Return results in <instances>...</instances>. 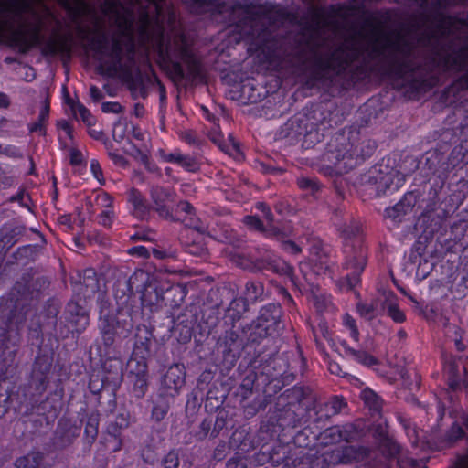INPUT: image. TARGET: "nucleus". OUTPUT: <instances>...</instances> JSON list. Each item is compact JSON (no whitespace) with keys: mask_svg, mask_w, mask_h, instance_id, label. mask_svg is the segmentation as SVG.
<instances>
[{"mask_svg":"<svg viewBox=\"0 0 468 468\" xmlns=\"http://www.w3.org/2000/svg\"><path fill=\"white\" fill-rule=\"evenodd\" d=\"M153 5L156 17L151 18L147 11H141L135 22L133 11L122 5L117 0H105L101 6L104 17L117 27V36L110 48L98 45L101 55V67L110 73H117L126 69L122 63V53L131 58L134 51V35L136 33L141 44L151 42L155 46L163 61L171 62L176 72L183 76L181 63L186 64L187 70L194 73L197 70V61L194 57L189 42L179 29L165 32L161 25L162 0H147Z\"/></svg>","mask_w":468,"mask_h":468,"instance_id":"1","label":"nucleus"},{"mask_svg":"<svg viewBox=\"0 0 468 468\" xmlns=\"http://www.w3.org/2000/svg\"><path fill=\"white\" fill-rule=\"evenodd\" d=\"M40 24H22L12 34L15 44L22 52H26L37 46L42 40Z\"/></svg>","mask_w":468,"mask_h":468,"instance_id":"2","label":"nucleus"},{"mask_svg":"<svg viewBox=\"0 0 468 468\" xmlns=\"http://www.w3.org/2000/svg\"><path fill=\"white\" fill-rule=\"evenodd\" d=\"M186 372L181 364L172 365L162 378L160 391L163 396L175 397L185 385Z\"/></svg>","mask_w":468,"mask_h":468,"instance_id":"3","label":"nucleus"},{"mask_svg":"<svg viewBox=\"0 0 468 468\" xmlns=\"http://www.w3.org/2000/svg\"><path fill=\"white\" fill-rule=\"evenodd\" d=\"M257 264L259 268L271 270L274 272L288 276L291 282L295 284L291 266L278 258L274 253L266 251L265 255L258 260Z\"/></svg>","mask_w":468,"mask_h":468,"instance_id":"4","label":"nucleus"},{"mask_svg":"<svg viewBox=\"0 0 468 468\" xmlns=\"http://www.w3.org/2000/svg\"><path fill=\"white\" fill-rule=\"evenodd\" d=\"M444 370L448 376V382L452 389H457L464 384L466 369L460 367L456 359L452 356H444Z\"/></svg>","mask_w":468,"mask_h":468,"instance_id":"5","label":"nucleus"},{"mask_svg":"<svg viewBox=\"0 0 468 468\" xmlns=\"http://www.w3.org/2000/svg\"><path fill=\"white\" fill-rule=\"evenodd\" d=\"M366 263L367 257L362 249L357 251H353L347 256L346 268L353 271L351 276H348L351 287L358 282L359 275L364 270Z\"/></svg>","mask_w":468,"mask_h":468,"instance_id":"6","label":"nucleus"},{"mask_svg":"<svg viewBox=\"0 0 468 468\" xmlns=\"http://www.w3.org/2000/svg\"><path fill=\"white\" fill-rule=\"evenodd\" d=\"M389 453L391 462L396 461L398 468H426L422 461L419 462L408 455V452L403 451L401 447L392 442L389 446Z\"/></svg>","mask_w":468,"mask_h":468,"instance_id":"7","label":"nucleus"},{"mask_svg":"<svg viewBox=\"0 0 468 468\" xmlns=\"http://www.w3.org/2000/svg\"><path fill=\"white\" fill-rule=\"evenodd\" d=\"M162 158L165 162L177 164L189 172H195L199 169V163L194 156L183 154L177 150L169 154L164 153Z\"/></svg>","mask_w":468,"mask_h":468,"instance_id":"8","label":"nucleus"},{"mask_svg":"<svg viewBox=\"0 0 468 468\" xmlns=\"http://www.w3.org/2000/svg\"><path fill=\"white\" fill-rule=\"evenodd\" d=\"M151 198L160 215L167 216L169 214L168 208L172 202V195L168 190L160 186L152 187Z\"/></svg>","mask_w":468,"mask_h":468,"instance_id":"9","label":"nucleus"},{"mask_svg":"<svg viewBox=\"0 0 468 468\" xmlns=\"http://www.w3.org/2000/svg\"><path fill=\"white\" fill-rule=\"evenodd\" d=\"M128 202L132 207V213L134 217L144 218L148 214L149 205L138 190L134 188L129 190Z\"/></svg>","mask_w":468,"mask_h":468,"instance_id":"10","label":"nucleus"},{"mask_svg":"<svg viewBox=\"0 0 468 468\" xmlns=\"http://www.w3.org/2000/svg\"><path fill=\"white\" fill-rule=\"evenodd\" d=\"M383 297L385 300L382 303V307L388 309V314L395 322H403L405 320V314L398 308L395 294L391 292H388L383 293Z\"/></svg>","mask_w":468,"mask_h":468,"instance_id":"11","label":"nucleus"},{"mask_svg":"<svg viewBox=\"0 0 468 468\" xmlns=\"http://www.w3.org/2000/svg\"><path fill=\"white\" fill-rule=\"evenodd\" d=\"M403 178L397 172H389L383 176L378 183V191L396 190L402 185Z\"/></svg>","mask_w":468,"mask_h":468,"instance_id":"12","label":"nucleus"},{"mask_svg":"<svg viewBox=\"0 0 468 468\" xmlns=\"http://www.w3.org/2000/svg\"><path fill=\"white\" fill-rule=\"evenodd\" d=\"M186 4L192 12L203 13L218 10L222 2L221 0H186Z\"/></svg>","mask_w":468,"mask_h":468,"instance_id":"13","label":"nucleus"},{"mask_svg":"<svg viewBox=\"0 0 468 468\" xmlns=\"http://www.w3.org/2000/svg\"><path fill=\"white\" fill-rule=\"evenodd\" d=\"M343 346L346 356L366 367H371L378 363L377 358L365 351H356L354 348L347 346L346 344H343Z\"/></svg>","mask_w":468,"mask_h":468,"instance_id":"14","label":"nucleus"},{"mask_svg":"<svg viewBox=\"0 0 468 468\" xmlns=\"http://www.w3.org/2000/svg\"><path fill=\"white\" fill-rule=\"evenodd\" d=\"M213 141L218 144V146L221 148V150L229 155L234 157L235 159L241 158L239 143L231 135H229L227 142H225L223 144L217 137L213 138Z\"/></svg>","mask_w":468,"mask_h":468,"instance_id":"15","label":"nucleus"},{"mask_svg":"<svg viewBox=\"0 0 468 468\" xmlns=\"http://www.w3.org/2000/svg\"><path fill=\"white\" fill-rule=\"evenodd\" d=\"M42 461L39 452H30L16 461V468H38Z\"/></svg>","mask_w":468,"mask_h":468,"instance_id":"16","label":"nucleus"},{"mask_svg":"<svg viewBox=\"0 0 468 468\" xmlns=\"http://www.w3.org/2000/svg\"><path fill=\"white\" fill-rule=\"evenodd\" d=\"M128 367L132 373H134L138 378V382L141 386L145 385V374H146V362L144 358L138 360L134 357L131 358L128 363Z\"/></svg>","mask_w":468,"mask_h":468,"instance_id":"17","label":"nucleus"},{"mask_svg":"<svg viewBox=\"0 0 468 468\" xmlns=\"http://www.w3.org/2000/svg\"><path fill=\"white\" fill-rule=\"evenodd\" d=\"M378 310V300L371 301L370 303L359 302L356 304V311L358 312V314L362 317H365L369 320L373 319L377 315Z\"/></svg>","mask_w":468,"mask_h":468,"instance_id":"18","label":"nucleus"},{"mask_svg":"<svg viewBox=\"0 0 468 468\" xmlns=\"http://www.w3.org/2000/svg\"><path fill=\"white\" fill-rule=\"evenodd\" d=\"M263 294V286L260 282H250L246 284L245 300L248 303H252L259 300Z\"/></svg>","mask_w":468,"mask_h":468,"instance_id":"19","label":"nucleus"},{"mask_svg":"<svg viewBox=\"0 0 468 468\" xmlns=\"http://www.w3.org/2000/svg\"><path fill=\"white\" fill-rule=\"evenodd\" d=\"M281 314V309L278 305H270L265 308H263L261 312V318L270 324L267 325V327L271 326V324H277L278 320L280 318Z\"/></svg>","mask_w":468,"mask_h":468,"instance_id":"20","label":"nucleus"},{"mask_svg":"<svg viewBox=\"0 0 468 468\" xmlns=\"http://www.w3.org/2000/svg\"><path fill=\"white\" fill-rule=\"evenodd\" d=\"M361 398L364 402L373 410H379L381 402L378 395L369 388H365L361 391Z\"/></svg>","mask_w":468,"mask_h":468,"instance_id":"21","label":"nucleus"},{"mask_svg":"<svg viewBox=\"0 0 468 468\" xmlns=\"http://www.w3.org/2000/svg\"><path fill=\"white\" fill-rule=\"evenodd\" d=\"M343 325L349 331L350 336L357 342L359 340V331L356 320L348 314H346L343 316Z\"/></svg>","mask_w":468,"mask_h":468,"instance_id":"22","label":"nucleus"},{"mask_svg":"<svg viewBox=\"0 0 468 468\" xmlns=\"http://www.w3.org/2000/svg\"><path fill=\"white\" fill-rule=\"evenodd\" d=\"M454 68L459 71H463V78L466 80L468 83V50L462 52L455 59H454Z\"/></svg>","mask_w":468,"mask_h":468,"instance_id":"23","label":"nucleus"},{"mask_svg":"<svg viewBox=\"0 0 468 468\" xmlns=\"http://www.w3.org/2000/svg\"><path fill=\"white\" fill-rule=\"evenodd\" d=\"M68 311L69 313L76 312L78 318L73 320L74 323L79 324L81 327H85L89 321L86 313L75 303H69L68 305Z\"/></svg>","mask_w":468,"mask_h":468,"instance_id":"24","label":"nucleus"},{"mask_svg":"<svg viewBox=\"0 0 468 468\" xmlns=\"http://www.w3.org/2000/svg\"><path fill=\"white\" fill-rule=\"evenodd\" d=\"M406 434L409 439L411 441L413 445H418L420 441L425 439L424 431L422 430L419 431L415 426H407Z\"/></svg>","mask_w":468,"mask_h":468,"instance_id":"25","label":"nucleus"},{"mask_svg":"<svg viewBox=\"0 0 468 468\" xmlns=\"http://www.w3.org/2000/svg\"><path fill=\"white\" fill-rule=\"evenodd\" d=\"M127 130V122L124 120H119L114 123L112 136L114 140L121 142L124 139Z\"/></svg>","mask_w":468,"mask_h":468,"instance_id":"26","label":"nucleus"},{"mask_svg":"<svg viewBox=\"0 0 468 468\" xmlns=\"http://www.w3.org/2000/svg\"><path fill=\"white\" fill-rule=\"evenodd\" d=\"M95 204L102 210L111 209L112 204V197L105 192L100 193L95 198Z\"/></svg>","mask_w":468,"mask_h":468,"instance_id":"27","label":"nucleus"},{"mask_svg":"<svg viewBox=\"0 0 468 468\" xmlns=\"http://www.w3.org/2000/svg\"><path fill=\"white\" fill-rule=\"evenodd\" d=\"M75 113L81 118V120L88 125H92L95 122L94 117L91 113L81 104L75 108Z\"/></svg>","mask_w":468,"mask_h":468,"instance_id":"28","label":"nucleus"},{"mask_svg":"<svg viewBox=\"0 0 468 468\" xmlns=\"http://www.w3.org/2000/svg\"><path fill=\"white\" fill-rule=\"evenodd\" d=\"M405 214L404 205L399 203L392 207H388L386 209V215L388 218H393L394 220H399L400 217Z\"/></svg>","mask_w":468,"mask_h":468,"instance_id":"29","label":"nucleus"},{"mask_svg":"<svg viewBox=\"0 0 468 468\" xmlns=\"http://www.w3.org/2000/svg\"><path fill=\"white\" fill-rule=\"evenodd\" d=\"M464 431L459 424H453L449 432L447 433V440L449 442H453L463 438Z\"/></svg>","mask_w":468,"mask_h":468,"instance_id":"30","label":"nucleus"},{"mask_svg":"<svg viewBox=\"0 0 468 468\" xmlns=\"http://www.w3.org/2000/svg\"><path fill=\"white\" fill-rule=\"evenodd\" d=\"M244 223L251 229L262 231V224L260 219L253 216H247L244 218Z\"/></svg>","mask_w":468,"mask_h":468,"instance_id":"31","label":"nucleus"},{"mask_svg":"<svg viewBox=\"0 0 468 468\" xmlns=\"http://www.w3.org/2000/svg\"><path fill=\"white\" fill-rule=\"evenodd\" d=\"M90 170L93 174L94 177L98 180L100 184H104V178L102 176V170L101 165L97 160H92L90 162Z\"/></svg>","mask_w":468,"mask_h":468,"instance_id":"32","label":"nucleus"},{"mask_svg":"<svg viewBox=\"0 0 468 468\" xmlns=\"http://www.w3.org/2000/svg\"><path fill=\"white\" fill-rule=\"evenodd\" d=\"M164 465L165 468H177L179 460L175 452H169L164 459Z\"/></svg>","mask_w":468,"mask_h":468,"instance_id":"33","label":"nucleus"},{"mask_svg":"<svg viewBox=\"0 0 468 468\" xmlns=\"http://www.w3.org/2000/svg\"><path fill=\"white\" fill-rule=\"evenodd\" d=\"M101 110L106 113H119L122 111V107L118 102H104L101 105Z\"/></svg>","mask_w":468,"mask_h":468,"instance_id":"34","label":"nucleus"},{"mask_svg":"<svg viewBox=\"0 0 468 468\" xmlns=\"http://www.w3.org/2000/svg\"><path fill=\"white\" fill-rule=\"evenodd\" d=\"M114 213L112 209L102 210L100 216L101 223L103 226H110L112 224Z\"/></svg>","mask_w":468,"mask_h":468,"instance_id":"35","label":"nucleus"},{"mask_svg":"<svg viewBox=\"0 0 468 468\" xmlns=\"http://www.w3.org/2000/svg\"><path fill=\"white\" fill-rule=\"evenodd\" d=\"M324 438L331 437L332 438V442L338 441L341 439V437H342L341 433H340V431H339V429L337 427H333V428L327 429L324 432Z\"/></svg>","mask_w":468,"mask_h":468,"instance_id":"36","label":"nucleus"},{"mask_svg":"<svg viewBox=\"0 0 468 468\" xmlns=\"http://www.w3.org/2000/svg\"><path fill=\"white\" fill-rule=\"evenodd\" d=\"M69 159L72 165H80L83 159L82 154L79 150L71 148L69 150Z\"/></svg>","mask_w":468,"mask_h":468,"instance_id":"37","label":"nucleus"},{"mask_svg":"<svg viewBox=\"0 0 468 468\" xmlns=\"http://www.w3.org/2000/svg\"><path fill=\"white\" fill-rule=\"evenodd\" d=\"M298 186L301 188H303V189L311 188L312 190H314V189L317 188L316 184L313 180H311V179H309L307 177H301V178H299L298 179Z\"/></svg>","mask_w":468,"mask_h":468,"instance_id":"38","label":"nucleus"},{"mask_svg":"<svg viewBox=\"0 0 468 468\" xmlns=\"http://www.w3.org/2000/svg\"><path fill=\"white\" fill-rule=\"evenodd\" d=\"M152 253H153L154 257H155L157 259H165V258H170V257L175 256L174 252L168 251L165 250H162V249H153Z\"/></svg>","mask_w":468,"mask_h":468,"instance_id":"39","label":"nucleus"},{"mask_svg":"<svg viewBox=\"0 0 468 468\" xmlns=\"http://www.w3.org/2000/svg\"><path fill=\"white\" fill-rule=\"evenodd\" d=\"M282 246L283 250L291 254H298L301 251L300 247L292 241H285Z\"/></svg>","mask_w":468,"mask_h":468,"instance_id":"40","label":"nucleus"},{"mask_svg":"<svg viewBox=\"0 0 468 468\" xmlns=\"http://www.w3.org/2000/svg\"><path fill=\"white\" fill-rule=\"evenodd\" d=\"M29 131L31 133H39L43 134L45 132V122H41L39 119L32 124L29 125Z\"/></svg>","mask_w":468,"mask_h":468,"instance_id":"41","label":"nucleus"},{"mask_svg":"<svg viewBox=\"0 0 468 468\" xmlns=\"http://www.w3.org/2000/svg\"><path fill=\"white\" fill-rule=\"evenodd\" d=\"M339 61L335 62V58L330 60L327 64V68L329 69H335L336 67H343L344 64H346L348 61H349V58H340L338 55H337V58H336Z\"/></svg>","mask_w":468,"mask_h":468,"instance_id":"42","label":"nucleus"},{"mask_svg":"<svg viewBox=\"0 0 468 468\" xmlns=\"http://www.w3.org/2000/svg\"><path fill=\"white\" fill-rule=\"evenodd\" d=\"M257 208L261 210L262 213H263V217L268 220V221H271L272 219V214L271 212L270 211V209L263 204V203H259L257 205Z\"/></svg>","mask_w":468,"mask_h":468,"instance_id":"43","label":"nucleus"},{"mask_svg":"<svg viewBox=\"0 0 468 468\" xmlns=\"http://www.w3.org/2000/svg\"><path fill=\"white\" fill-rule=\"evenodd\" d=\"M48 112H49V105L48 102H45V104L43 105L41 111H40V113H39V116H38V119L41 121V122H45L48 120Z\"/></svg>","mask_w":468,"mask_h":468,"instance_id":"44","label":"nucleus"},{"mask_svg":"<svg viewBox=\"0 0 468 468\" xmlns=\"http://www.w3.org/2000/svg\"><path fill=\"white\" fill-rule=\"evenodd\" d=\"M58 126L67 136L71 137V127L66 121L59 122Z\"/></svg>","mask_w":468,"mask_h":468,"instance_id":"45","label":"nucleus"},{"mask_svg":"<svg viewBox=\"0 0 468 468\" xmlns=\"http://www.w3.org/2000/svg\"><path fill=\"white\" fill-rule=\"evenodd\" d=\"M110 155L115 164H117L121 166H124L126 165V160L124 159V157L122 155L116 154V153H111Z\"/></svg>","mask_w":468,"mask_h":468,"instance_id":"46","label":"nucleus"},{"mask_svg":"<svg viewBox=\"0 0 468 468\" xmlns=\"http://www.w3.org/2000/svg\"><path fill=\"white\" fill-rule=\"evenodd\" d=\"M90 96L94 101H100L102 98L101 91L95 86H91L90 89Z\"/></svg>","mask_w":468,"mask_h":468,"instance_id":"47","label":"nucleus"},{"mask_svg":"<svg viewBox=\"0 0 468 468\" xmlns=\"http://www.w3.org/2000/svg\"><path fill=\"white\" fill-rule=\"evenodd\" d=\"M452 468H468V454L459 458Z\"/></svg>","mask_w":468,"mask_h":468,"instance_id":"48","label":"nucleus"},{"mask_svg":"<svg viewBox=\"0 0 468 468\" xmlns=\"http://www.w3.org/2000/svg\"><path fill=\"white\" fill-rule=\"evenodd\" d=\"M166 410L165 409H161L159 407H154L153 410V415L157 419L161 420L165 415Z\"/></svg>","mask_w":468,"mask_h":468,"instance_id":"49","label":"nucleus"},{"mask_svg":"<svg viewBox=\"0 0 468 468\" xmlns=\"http://www.w3.org/2000/svg\"><path fill=\"white\" fill-rule=\"evenodd\" d=\"M328 368H329V371L332 374H335V375H340L341 372H342V369L339 367V365L337 363H335V362L329 363Z\"/></svg>","mask_w":468,"mask_h":468,"instance_id":"50","label":"nucleus"},{"mask_svg":"<svg viewBox=\"0 0 468 468\" xmlns=\"http://www.w3.org/2000/svg\"><path fill=\"white\" fill-rule=\"evenodd\" d=\"M345 406V403L342 399H335L332 401V408L334 409L335 412H338L341 410V409Z\"/></svg>","mask_w":468,"mask_h":468,"instance_id":"51","label":"nucleus"},{"mask_svg":"<svg viewBox=\"0 0 468 468\" xmlns=\"http://www.w3.org/2000/svg\"><path fill=\"white\" fill-rule=\"evenodd\" d=\"M102 333L104 335V339L107 343H112L113 340V334L110 329L102 328Z\"/></svg>","mask_w":468,"mask_h":468,"instance_id":"52","label":"nucleus"},{"mask_svg":"<svg viewBox=\"0 0 468 468\" xmlns=\"http://www.w3.org/2000/svg\"><path fill=\"white\" fill-rule=\"evenodd\" d=\"M227 468H246L245 465L237 461H229L227 464Z\"/></svg>","mask_w":468,"mask_h":468,"instance_id":"53","label":"nucleus"},{"mask_svg":"<svg viewBox=\"0 0 468 468\" xmlns=\"http://www.w3.org/2000/svg\"><path fill=\"white\" fill-rule=\"evenodd\" d=\"M180 208L186 211V213H190L191 210L193 209L192 206L187 202H182L180 204Z\"/></svg>","mask_w":468,"mask_h":468,"instance_id":"54","label":"nucleus"},{"mask_svg":"<svg viewBox=\"0 0 468 468\" xmlns=\"http://www.w3.org/2000/svg\"><path fill=\"white\" fill-rule=\"evenodd\" d=\"M7 105H8L7 97L5 94L0 93V107H6Z\"/></svg>","mask_w":468,"mask_h":468,"instance_id":"55","label":"nucleus"},{"mask_svg":"<svg viewBox=\"0 0 468 468\" xmlns=\"http://www.w3.org/2000/svg\"><path fill=\"white\" fill-rule=\"evenodd\" d=\"M133 250L138 251L140 256H147L148 255L147 250L145 248H144V247H138V248H135Z\"/></svg>","mask_w":468,"mask_h":468,"instance_id":"56","label":"nucleus"},{"mask_svg":"<svg viewBox=\"0 0 468 468\" xmlns=\"http://www.w3.org/2000/svg\"><path fill=\"white\" fill-rule=\"evenodd\" d=\"M280 291H281L282 294L285 298H287L289 301H292V298H291L290 294L287 292V291H286V290H284V289H282V288Z\"/></svg>","mask_w":468,"mask_h":468,"instance_id":"57","label":"nucleus"},{"mask_svg":"<svg viewBox=\"0 0 468 468\" xmlns=\"http://www.w3.org/2000/svg\"><path fill=\"white\" fill-rule=\"evenodd\" d=\"M359 229L357 227H356L354 229V230H352L351 234H349L346 229L344 230V232L346 234V236H351V235H356V233H358Z\"/></svg>","mask_w":468,"mask_h":468,"instance_id":"58","label":"nucleus"},{"mask_svg":"<svg viewBox=\"0 0 468 468\" xmlns=\"http://www.w3.org/2000/svg\"><path fill=\"white\" fill-rule=\"evenodd\" d=\"M456 346L459 350L463 349V345L460 341H456Z\"/></svg>","mask_w":468,"mask_h":468,"instance_id":"59","label":"nucleus"},{"mask_svg":"<svg viewBox=\"0 0 468 468\" xmlns=\"http://www.w3.org/2000/svg\"><path fill=\"white\" fill-rule=\"evenodd\" d=\"M463 423H466V421L468 420V419L466 417H463Z\"/></svg>","mask_w":468,"mask_h":468,"instance_id":"60","label":"nucleus"},{"mask_svg":"<svg viewBox=\"0 0 468 468\" xmlns=\"http://www.w3.org/2000/svg\"><path fill=\"white\" fill-rule=\"evenodd\" d=\"M198 230H200V231H204V230H205V228H204V227H200V228H198Z\"/></svg>","mask_w":468,"mask_h":468,"instance_id":"61","label":"nucleus"},{"mask_svg":"<svg viewBox=\"0 0 468 468\" xmlns=\"http://www.w3.org/2000/svg\"><path fill=\"white\" fill-rule=\"evenodd\" d=\"M239 303V301H233L231 304H238Z\"/></svg>","mask_w":468,"mask_h":468,"instance_id":"62","label":"nucleus"},{"mask_svg":"<svg viewBox=\"0 0 468 468\" xmlns=\"http://www.w3.org/2000/svg\"><path fill=\"white\" fill-rule=\"evenodd\" d=\"M301 271L303 272V265H301Z\"/></svg>","mask_w":468,"mask_h":468,"instance_id":"63","label":"nucleus"},{"mask_svg":"<svg viewBox=\"0 0 468 468\" xmlns=\"http://www.w3.org/2000/svg\"><path fill=\"white\" fill-rule=\"evenodd\" d=\"M303 276L305 277V279L308 281L309 279L307 278L306 276V273L303 272Z\"/></svg>","mask_w":468,"mask_h":468,"instance_id":"64","label":"nucleus"}]
</instances>
